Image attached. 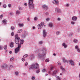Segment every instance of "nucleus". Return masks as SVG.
I'll return each mask as SVG.
<instances>
[{
    "label": "nucleus",
    "instance_id": "f257e3e1",
    "mask_svg": "<svg viewBox=\"0 0 80 80\" xmlns=\"http://www.w3.org/2000/svg\"><path fill=\"white\" fill-rule=\"evenodd\" d=\"M47 48H43L41 51L40 53H38L37 57L38 58L42 59V60H44L46 57V53H47Z\"/></svg>",
    "mask_w": 80,
    "mask_h": 80
},
{
    "label": "nucleus",
    "instance_id": "f03ea898",
    "mask_svg": "<svg viewBox=\"0 0 80 80\" xmlns=\"http://www.w3.org/2000/svg\"><path fill=\"white\" fill-rule=\"evenodd\" d=\"M29 70H37L36 72L37 73H39L40 69H39V64L37 63H33L29 66Z\"/></svg>",
    "mask_w": 80,
    "mask_h": 80
},
{
    "label": "nucleus",
    "instance_id": "7ed1b4c3",
    "mask_svg": "<svg viewBox=\"0 0 80 80\" xmlns=\"http://www.w3.org/2000/svg\"><path fill=\"white\" fill-rule=\"evenodd\" d=\"M15 43L16 44H18L19 43V42L20 41V44L21 45V44H23V42H24V41L23 40V39H22L21 40L20 38V37H18V34H16L15 35ZM21 40V41H20Z\"/></svg>",
    "mask_w": 80,
    "mask_h": 80
},
{
    "label": "nucleus",
    "instance_id": "20e7f679",
    "mask_svg": "<svg viewBox=\"0 0 80 80\" xmlns=\"http://www.w3.org/2000/svg\"><path fill=\"white\" fill-rule=\"evenodd\" d=\"M33 0H29L28 4L29 5V7L30 9H33Z\"/></svg>",
    "mask_w": 80,
    "mask_h": 80
},
{
    "label": "nucleus",
    "instance_id": "39448f33",
    "mask_svg": "<svg viewBox=\"0 0 80 80\" xmlns=\"http://www.w3.org/2000/svg\"><path fill=\"white\" fill-rule=\"evenodd\" d=\"M20 48H21V44H18V47L16 48L15 49V52L16 53H18L19 50L20 49Z\"/></svg>",
    "mask_w": 80,
    "mask_h": 80
},
{
    "label": "nucleus",
    "instance_id": "423d86ee",
    "mask_svg": "<svg viewBox=\"0 0 80 80\" xmlns=\"http://www.w3.org/2000/svg\"><path fill=\"white\" fill-rule=\"evenodd\" d=\"M44 22H42L41 23L38 25V29H41L43 27Z\"/></svg>",
    "mask_w": 80,
    "mask_h": 80
},
{
    "label": "nucleus",
    "instance_id": "0eeeda50",
    "mask_svg": "<svg viewBox=\"0 0 80 80\" xmlns=\"http://www.w3.org/2000/svg\"><path fill=\"white\" fill-rule=\"evenodd\" d=\"M68 63H69V64H70L71 65H72V66H73L75 65V61L72 59H71L68 61Z\"/></svg>",
    "mask_w": 80,
    "mask_h": 80
},
{
    "label": "nucleus",
    "instance_id": "6e6552de",
    "mask_svg": "<svg viewBox=\"0 0 80 80\" xmlns=\"http://www.w3.org/2000/svg\"><path fill=\"white\" fill-rule=\"evenodd\" d=\"M55 12L58 13H60L62 12V11L58 8H55Z\"/></svg>",
    "mask_w": 80,
    "mask_h": 80
},
{
    "label": "nucleus",
    "instance_id": "1a4fd4ad",
    "mask_svg": "<svg viewBox=\"0 0 80 80\" xmlns=\"http://www.w3.org/2000/svg\"><path fill=\"white\" fill-rule=\"evenodd\" d=\"M2 68H5V69H7L8 67V66L7 64L5 63L2 65Z\"/></svg>",
    "mask_w": 80,
    "mask_h": 80
},
{
    "label": "nucleus",
    "instance_id": "9d476101",
    "mask_svg": "<svg viewBox=\"0 0 80 80\" xmlns=\"http://www.w3.org/2000/svg\"><path fill=\"white\" fill-rule=\"evenodd\" d=\"M43 33V37L45 38L47 36V32H46L45 30H43L42 32Z\"/></svg>",
    "mask_w": 80,
    "mask_h": 80
},
{
    "label": "nucleus",
    "instance_id": "9b49d317",
    "mask_svg": "<svg viewBox=\"0 0 80 80\" xmlns=\"http://www.w3.org/2000/svg\"><path fill=\"white\" fill-rule=\"evenodd\" d=\"M42 8H43V9L46 10H47L48 8V5L46 4L43 5L42 6Z\"/></svg>",
    "mask_w": 80,
    "mask_h": 80
},
{
    "label": "nucleus",
    "instance_id": "f8f14e48",
    "mask_svg": "<svg viewBox=\"0 0 80 80\" xmlns=\"http://www.w3.org/2000/svg\"><path fill=\"white\" fill-rule=\"evenodd\" d=\"M29 58L31 60H34V58H35V57L33 54H31L29 55Z\"/></svg>",
    "mask_w": 80,
    "mask_h": 80
},
{
    "label": "nucleus",
    "instance_id": "ddd939ff",
    "mask_svg": "<svg viewBox=\"0 0 80 80\" xmlns=\"http://www.w3.org/2000/svg\"><path fill=\"white\" fill-rule=\"evenodd\" d=\"M52 3L55 5H58L59 3V2L58 0H55L52 1Z\"/></svg>",
    "mask_w": 80,
    "mask_h": 80
},
{
    "label": "nucleus",
    "instance_id": "4468645a",
    "mask_svg": "<svg viewBox=\"0 0 80 80\" xmlns=\"http://www.w3.org/2000/svg\"><path fill=\"white\" fill-rule=\"evenodd\" d=\"M27 35H28V33L25 32L22 35V37L23 38H25Z\"/></svg>",
    "mask_w": 80,
    "mask_h": 80
},
{
    "label": "nucleus",
    "instance_id": "2eb2a0df",
    "mask_svg": "<svg viewBox=\"0 0 80 80\" xmlns=\"http://www.w3.org/2000/svg\"><path fill=\"white\" fill-rule=\"evenodd\" d=\"M75 49L77 50L78 52L79 53H80V49L78 47V46H75Z\"/></svg>",
    "mask_w": 80,
    "mask_h": 80
},
{
    "label": "nucleus",
    "instance_id": "dca6fc26",
    "mask_svg": "<svg viewBox=\"0 0 80 80\" xmlns=\"http://www.w3.org/2000/svg\"><path fill=\"white\" fill-rule=\"evenodd\" d=\"M62 47H63L65 48H67V47H68L67 45L66 44V43H65V42H63L62 43Z\"/></svg>",
    "mask_w": 80,
    "mask_h": 80
},
{
    "label": "nucleus",
    "instance_id": "f3484780",
    "mask_svg": "<svg viewBox=\"0 0 80 80\" xmlns=\"http://www.w3.org/2000/svg\"><path fill=\"white\" fill-rule=\"evenodd\" d=\"M57 72H58V71L57 70L54 71L53 72V73H52V75L53 76H54L56 74Z\"/></svg>",
    "mask_w": 80,
    "mask_h": 80
},
{
    "label": "nucleus",
    "instance_id": "a211bd4d",
    "mask_svg": "<svg viewBox=\"0 0 80 80\" xmlns=\"http://www.w3.org/2000/svg\"><path fill=\"white\" fill-rule=\"evenodd\" d=\"M7 20L6 19H3V20H2V24H3V25H6V23H7Z\"/></svg>",
    "mask_w": 80,
    "mask_h": 80
},
{
    "label": "nucleus",
    "instance_id": "6ab92c4d",
    "mask_svg": "<svg viewBox=\"0 0 80 80\" xmlns=\"http://www.w3.org/2000/svg\"><path fill=\"white\" fill-rule=\"evenodd\" d=\"M62 61L64 63H68V60L64 58H62Z\"/></svg>",
    "mask_w": 80,
    "mask_h": 80
},
{
    "label": "nucleus",
    "instance_id": "aec40b11",
    "mask_svg": "<svg viewBox=\"0 0 80 80\" xmlns=\"http://www.w3.org/2000/svg\"><path fill=\"white\" fill-rule=\"evenodd\" d=\"M77 19V17H76V16H73L72 18V20L73 21H76Z\"/></svg>",
    "mask_w": 80,
    "mask_h": 80
},
{
    "label": "nucleus",
    "instance_id": "412c9836",
    "mask_svg": "<svg viewBox=\"0 0 80 80\" xmlns=\"http://www.w3.org/2000/svg\"><path fill=\"white\" fill-rule=\"evenodd\" d=\"M35 49H36L35 52H39V50H40V49L39 48L37 47H35Z\"/></svg>",
    "mask_w": 80,
    "mask_h": 80
},
{
    "label": "nucleus",
    "instance_id": "4be33fe9",
    "mask_svg": "<svg viewBox=\"0 0 80 80\" xmlns=\"http://www.w3.org/2000/svg\"><path fill=\"white\" fill-rule=\"evenodd\" d=\"M13 45H14V43L13 42H11L10 44V46L11 47H13Z\"/></svg>",
    "mask_w": 80,
    "mask_h": 80
},
{
    "label": "nucleus",
    "instance_id": "5701e85b",
    "mask_svg": "<svg viewBox=\"0 0 80 80\" xmlns=\"http://www.w3.org/2000/svg\"><path fill=\"white\" fill-rule=\"evenodd\" d=\"M55 77L56 78H57V80H61L60 77L58 76H55Z\"/></svg>",
    "mask_w": 80,
    "mask_h": 80
},
{
    "label": "nucleus",
    "instance_id": "b1692460",
    "mask_svg": "<svg viewBox=\"0 0 80 80\" xmlns=\"http://www.w3.org/2000/svg\"><path fill=\"white\" fill-rule=\"evenodd\" d=\"M16 13L17 15H18V14H20L21 13V12L19 10H16Z\"/></svg>",
    "mask_w": 80,
    "mask_h": 80
},
{
    "label": "nucleus",
    "instance_id": "393cba45",
    "mask_svg": "<svg viewBox=\"0 0 80 80\" xmlns=\"http://www.w3.org/2000/svg\"><path fill=\"white\" fill-rule=\"evenodd\" d=\"M49 25L51 28L53 27V23H50Z\"/></svg>",
    "mask_w": 80,
    "mask_h": 80
},
{
    "label": "nucleus",
    "instance_id": "a878e982",
    "mask_svg": "<svg viewBox=\"0 0 80 80\" xmlns=\"http://www.w3.org/2000/svg\"><path fill=\"white\" fill-rule=\"evenodd\" d=\"M15 75L16 76H18L19 75V72L18 71L15 72Z\"/></svg>",
    "mask_w": 80,
    "mask_h": 80
},
{
    "label": "nucleus",
    "instance_id": "bb28decb",
    "mask_svg": "<svg viewBox=\"0 0 80 80\" xmlns=\"http://www.w3.org/2000/svg\"><path fill=\"white\" fill-rule=\"evenodd\" d=\"M73 41L74 43H78V40L77 39H74Z\"/></svg>",
    "mask_w": 80,
    "mask_h": 80
},
{
    "label": "nucleus",
    "instance_id": "cd10ccee",
    "mask_svg": "<svg viewBox=\"0 0 80 80\" xmlns=\"http://www.w3.org/2000/svg\"><path fill=\"white\" fill-rule=\"evenodd\" d=\"M38 43L39 45H42L43 43V42L42 41H40L38 42Z\"/></svg>",
    "mask_w": 80,
    "mask_h": 80
},
{
    "label": "nucleus",
    "instance_id": "c85d7f7f",
    "mask_svg": "<svg viewBox=\"0 0 80 80\" xmlns=\"http://www.w3.org/2000/svg\"><path fill=\"white\" fill-rule=\"evenodd\" d=\"M42 72L43 73H45V72H47V69H45V68H43L42 70Z\"/></svg>",
    "mask_w": 80,
    "mask_h": 80
},
{
    "label": "nucleus",
    "instance_id": "c756f323",
    "mask_svg": "<svg viewBox=\"0 0 80 80\" xmlns=\"http://www.w3.org/2000/svg\"><path fill=\"white\" fill-rule=\"evenodd\" d=\"M14 60H15L14 58L12 57L10 58V62H13V61H14Z\"/></svg>",
    "mask_w": 80,
    "mask_h": 80
},
{
    "label": "nucleus",
    "instance_id": "7c9ffc66",
    "mask_svg": "<svg viewBox=\"0 0 80 80\" xmlns=\"http://www.w3.org/2000/svg\"><path fill=\"white\" fill-rule=\"evenodd\" d=\"M60 69L63 71L64 72L65 71V69H64L62 66H61L60 67Z\"/></svg>",
    "mask_w": 80,
    "mask_h": 80
},
{
    "label": "nucleus",
    "instance_id": "2f4dec72",
    "mask_svg": "<svg viewBox=\"0 0 80 80\" xmlns=\"http://www.w3.org/2000/svg\"><path fill=\"white\" fill-rule=\"evenodd\" d=\"M22 31H23L22 30V29H19L18 31V33H21V32H22Z\"/></svg>",
    "mask_w": 80,
    "mask_h": 80
},
{
    "label": "nucleus",
    "instance_id": "473e14b6",
    "mask_svg": "<svg viewBox=\"0 0 80 80\" xmlns=\"http://www.w3.org/2000/svg\"><path fill=\"white\" fill-rule=\"evenodd\" d=\"M4 50H7V45H4Z\"/></svg>",
    "mask_w": 80,
    "mask_h": 80
},
{
    "label": "nucleus",
    "instance_id": "72a5a7b5",
    "mask_svg": "<svg viewBox=\"0 0 80 80\" xmlns=\"http://www.w3.org/2000/svg\"><path fill=\"white\" fill-rule=\"evenodd\" d=\"M18 25L19 27H23V24H18Z\"/></svg>",
    "mask_w": 80,
    "mask_h": 80
},
{
    "label": "nucleus",
    "instance_id": "f704fd0d",
    "mask_svg": "<svg viewBox=\"0 0 80 80\" xmlns=\"http://www.w3.org/2000/svg\"><path fill=\"white\" fill-rule=\"evenodd\" d=\"M57 21H58V22H60L61 20V18H58L57 19Z\"/></svg>",
    "mask_w": 80,
    "mask_h": 80
},
{
    "label": "nucleus",
    "instance_id": "c9c22d12",
    "mask_svg": "<svg viewBox=\"0 0 80 80\" xmlns=\"http://www.w3.org/2000/svg\"><path fill=\"white\" fill-rule=\"evenodd\" d=\"M28 57V54H25L23 56V58H27Z\"/></svg>",
    "mask_w": 80,
    "mask_h": 80
},
{
    "label": "nucleus",
    "instance_id": "e433bc0d",
    "mask_svg": "<svg viewBox=\"0 0 80 80\" xmlns=\"http://www.w3.org/2000/svg\"><path fill=\"white\" fill-rule=\"evenodd\" d=\"M66 7H70V4L68 3L66 4Z\"/></svg>",
    "mask_w": 80,
    "mask_h": 80
},
{
    "label": "nucleus",
    "instance_id": "4c0bfd02",
    "mask_svg": "<svg viewBox=\"0 0 80 80\" xmlns=\"http://www.w3.org/2000/svg\"><path fill=\"white\" fill-rule=\"evenodd\" d=\"M11 29L12 30H15V27H13V26H12L11 27Z\"/></svg>",
    "mask_w": 80,
    "mask_h": 80
},
{
    "label": "nucleus",
    "instance_id": "58836bf2",
    "mask_svg": "<svg viewBox=\"0 0 80 80\" xmlns=\"http://www.w3.org/2000/svg\"><path fill=\"white\" fill-rule=\"evenodd\" d=\"M3 17V15L2 14L1 16H0V19H2V18Z\"/></svg>",
    "mask_w": 80,
    "mask_h": 80
},
{
    "label": "nucleus",
    "instance_id": "ea45409f",
    "mask_svg": "<svg viewBox=\"0 0 80 80\" xmlns=\"http://www.w3.org/2000/svg\"><path fill=\"white\" fill-rule=\"evenodd\" d=\"M45 62H49V58H48L46 59Z\"/></svg>",
    "mask_w": 80,
    "mask_h": 80
},
{
    "label": "nucleus",
    "instance_id": "a19ab883",
    "mask_svg": "<svg viewBox=\"0 0 80 80\" xmlns=\"http://www.w3.org/2000/svg\"><path fill=\"white\" fill-rule=\"evenodd\" d=\"M3 7L4 8H7V5L6 4H4L3 6Z\"/></svg>",
    "mask_w": 80,
    "mask_h": 80
},
{
    "label": "nucleus",
    "instance_id": "79ce46f5",
    "mask_svg": "<svg viewBox=\"0 0 80 80\" xmlns=\"http://www.w3.org/2000/svg\"><path fill=\"white\" fill-rule=\"evenodd\" d=\"M50 18H48L46 19V21H47V22H48V21L50 20Z\"/></svg>",
    "mask_w": 80,
    "mask_h": 80
},
{
    "label": "nucleus",
    "instance_id": "37998d69",
    "mask_svg": "<svg viewBox=\"0 0 80 80\" xmlns=\"http://www.w3.org/2000/svg\"><path fill=\"white\" fill-rule=\"evenodd\" d=\"M57 64L58 65H61V64L60 63V62H58L57 63Z\"/></svg>",
    "mask_w": 80,
    "mask_h": 80
},
{
    "label": "nucleus",
    "instance_id": "c03bdc74",
    "mask_svg": "<svg viewBox=\"0 0 80 80\" xmlns=\"http://www.w3.org/2000/svg\"><path fill=\"white\" fill-rule=\"evenodd\" d=\"M59 33H60V32L59 31H57L56 34L57 35H58Z\"/></svg>",
    "mask_w": 80,
    "mask_h": 80
},
{
    "label": "nucleus",
    "instance_id": "a18cd8bd",
    "mask_svg": "<svg viewBox=\"0 0 80 80\" xmlns=\"http://www.w3.org/2000/svg\"><path fill=\"white\" fill-rule=\"evenodd\" d=\"M71 23L72 24V25H75V22H73V21H72L71 22Z\"/></svg>",
    "mask_w": 80,
    "mask_h": 80
},
{
    "label": "nucleus",
    "instance_id": "49530a36",
    "mask_svg": "<svg viewBox=\"0 0 80 80\" xmlns=\"http://www.w3.org/2000/svg\"><path fill=\"white\" fill-rule=\"evenodd\" d=\"M35 79V76H32V80H34Z\"/></svg>",
    "mask_w": 80,
    "mask_h": 80
},
{
    "label": "nucleus",
    "instance_id": "de8ad7c7",
    "mask_svg": "<svg viewBox=\"0 0 80 80\" xmlns=\"http://www.w3.org/2000/svg\"><path fill=\"white\" fill-rule=\"evenodd\" d=\"M18 10L20 11V10H22V8L21 7H18Z\"/></svg>",
    "mask_w": 80,
    "mask_h": 80
},
{
    "label": "nucleus",
    "instance_id": "09e8293b",
    "mask_svg": "<svg viewBox=\"0 0 80 80\" xmlns=\"http://www.w3.org/2000/svg\"><path fill=\"white\" fill-rule=\"evenodd\" d=\"M8 7L9 8H11V7H12V5H11V4H8Z\"/></svg>",
    "mask_w": 80,
    "mask_h": 80
},
{
    "label": "nucleus",
    "instance_id": "8fccbe9b",
    "mask_svg": "<svg viewBox=\"0 0 80 80\" xmlns=\"http://www.w3.org/2000/svg\"><path fill=\"white\" fill-rule=\"evenodd\" d=\"M28 65V62H26L25 63V66H27V65Z\"/></svg>",
    "mask_w": 80,
    "mask_h": 80
},
{
    "label": "nucleus",
    "instance_id": "3c124183",
    "mask_svg": "<svg viewBox=\"0 0 80 80\" xmlns=\"http://www.w3.org/2000/svg\"><path fill=\"white\" fill-rule=\"evenodd\" d=\"M11 35L12 36H13L14 35V32H12L11 33Z\"/></svg>",
    "mask_w": 80,
    "mask_h": 80
},
{
    "label": "nucleus",
    "instance_id": "603ef678",
    "mask_svg": "<svg viewBox=\"0 0 80 80\" xmlns=\"http://www.w3.org/2000/svg\"><path fill=\"white\" fill-rule=\"evenodd\" d=\"M10 14L11 15H13V12H10Z\"/></svg>",
    "mask_w": 80,
    "mask_h": 80
},
{
    "label": "nucleus",
    "instance_id": "864d4df0",
    "mask_svg": "<svg viewBox=\"0 0 80 80\" xmlns=\"http://www.w3.org/2000/svg\"><path fill=\"white\" fill-rule=\"evenodd\" d=\"M22 62H25V58H22Z\"/></svg>",
    "mask_w": 80,
    "mask_h": 80
},
{
    "label": "nucleus",
    "instance_id": "5fc2aeb1",
    "mask_svg": "<svg viewBox=\"0 0 80 80\" xmlns=\"http://www.w3.org/2000/svg\"><path fill=\"white\" fill-rule=\"evenodd\" d=\"M10 67H11V68H14V67L13 66V65H10Z\"/></svg>",
    "mask_w": 80,
    "mask_h": 80
},
{
    "label": "nucleus",
    "instance_id": "6e6d98bb",
    "mask_svg": "<svg viewBox=\"0 0 80 80\" xmlns=\"http://www.w3.org/2000/svg\"><path fill=\"white\" fill-rule=\"evenodd\" d=\"M27 75V73H22V75H23V76H24V75Z\"/></svg>",
    "mask_w": 80,
    "mask_h": 80
},
{
    "label": "nucleus",
    "instance_id": "4d7b16f0",
    "mask_svg": "<svg viewBox=\"0 0 80 80\" xmlns=\"http://www.w3.org/2000/svg\"><path fill=\"white\" fill-rule=\"evenodd\" d=\"M37 19H38V18H37V17H35L34 18V20H37Z\"/></svg>",
    "mask_w": 80,
    "mask_h": 80
},
{
    "label": "nucleus",
    "instance_id": "13d9d810",
    "mask_svg": "<svg viewBox=\"0 0 80 80\" xmlns=\"http://www.w3.org/2000/svg\"><path fill=\"white\" fill-rule=\"evenodd\" d=\"M27 20H28V21H30V18L29 17H28L27 18Z\"/></svg>",
    "mask_w": 80,
    "mask_h": 80
},
{
    "label": "nucleus",
    "instance_id": "bf43d9fd",
    "mask_svg": "<svg viewBox=\"0 0 80 80\" xmlns=\"http://www.w3.org/2000/svg\"><path fill=\"white\" fill-rule=\"evenodd\" d=\"M53 68H54V67H52L51 68H50V70H53Z\"/></svg>",
    "mask_w": 80,
    "mask_h": 80
},
{
    "label": "nucleus",
    "instance_id": "052dcab7",
    "mask_svg": "<svg viewBox=\"0 0 80 80\" xmlns=\"http://www.w3.org/2000/svg\"><path fill=\"white\" fill-rule=\"evenodd\" d=\"M9 53L10 54H12V51H9Z\"/></svg>",
    "mask_w": 80,
    "mask_h": 80
},
{
    "label": "nucleus",
    "instance_id": "680f3d73",
    "mask_svg": "<svg viewBox=\"0 0 80 80\" xmlns=\"http://www.w3.org/2000/svg\"><path fill=\"white\" fill-rule=\"evenodd\" d=\"M24 5H25V6H27V3H24Z\"/></svg>",
    "mask_w": 80,
    "mask_h": 80
},
{
    "label": "nucleus",
    "instance_id": "e2e57ef3",
    "mask_svg": "<svg viewBox=\"0 0 80 80\" xmlns=\"http://www.w3.org/2000/svg\"><path fill=\"white\" fill-rule=\"evenodd\" d=\"M77 31L78 32H80V29L79 28H78L77 29Z\"/></svg>",
    "mask_w": 80,
    "mask_h": 80
},
{
    "label": "nucleus",
    "instance_id": "0e129e2a",
    "mask_svg": "<svg viewBox=\"0 0 80 80\" xmlns=\"http://www.w3.org/2000/svg\"><path fill=\"white\" fill-rule=\"evenodd\" d=\"M2 49H3L2 48V47L0 46V50H2Z\"/></svg>",
    "mask_w": 80,
    "mask_h": 80
},
{
    "label": "nucleus",
    "instance_id": "69168bd1",
    "mask_svg": "<svg viewBox=\"0 0 80 80\" xmlns=\"http://www.w3.org/2000/svg\"><path fill=\"white\" fill-rule=\"evenodd\" d=\"M48 73H49V74H50V73H51V71H48Z\"/></svg>",
    "mask_w": 80,
    "mask_h": 80
},
{
    "label": "nucleus",
    "instance_id": "338daca9",
    "mask_svg": "<svg viewBox=\"0 0 80 80\" xmlns=\"http://www.w3.org/2000/svg\"><path fill=\"white\" fill-rule=\"evenodd\" d=\"M72 33H71L69 35V36H72Z\"/></svg>",
    "mask_w": 80,
    "mask_h": 80
},
{
    "label": "nucleus",
    "instance_id": "774afa93",
    "mask_svg": "<svg viewBox=\"0 0 80 80\" xmlns=\"http://www.w3.org/2000/svg\"><path fill=\"white\" fill-rule=\"evenodd\" d=\"M54 56H56V54L54 53L53 54Z\"/></svg>",
    "mask_w": 80,
    "mask_h": 80
}]
</instances>
